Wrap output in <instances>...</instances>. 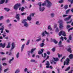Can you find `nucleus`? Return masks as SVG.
Returning a JSON list of instances; mask_svg holds the SVG:
<instances>
[{"label":"nucleus","mask_w":73,"mask_h":73,"mask_svg":"<svg viewBox=\"0 0 73 73\" xmlns=\"http://www.w3.org/2000/svg\"><path fill=\"white\" fill-rule=\"evenodd\" d=\"M41 4H42V2H39L38 3V6H39V11L41 12H43V11H44L45 8L44 7L42 6Z\"/></svg>","instance_id":"obj_1"},{"label":"nucleus","mask_w":73,"mask_h":73,"mask_svg":"<svg viewBox=\"0 0 73 73\" xmlns=\"http://www.w3.org/2000/svg\"><path fill=\"white\" fill-rule=\"evenodd\" d=\"M27 21V19H25L23 20L22 21V23H23L24 24V27H26V28H28V27L29 26V25L28 24V23L26 22Z\"/></svg>","instance_id":"obj_2"},{"label":"nucleus","mask_w":73,"mask_h":73,"mask_svg":"<svg viewBox=\"0 0 73 73\" xmlns=\"http://www.w3.org/2000/svg\"><path fill=\"white\" fill-rule=\"evenodd\" d=\"M46 6L48 8H50L51 7V6H52V4L50 1H49L48 0H46Z\"/></svg>","instance_id":"obj_3"},{"label":"nucleus","mask_w":73,"mask_h":73,"mask_svg":"<svg viewBox=\"0 0 73 73\" xmlns=\"http://www.w3.org/2000/svg\"><path fill=\"white\" fill-rule=\"evenodd\" d=\"M21 5L20 3H17L13 7L14 9H15L16 11L17 10L19 7H20Z\"/></svg>","instance_id":"obj_4"},{"label":"nucleus","mask_w":73,"mask_h":73,"mask_svg":"<svg viewBox=\"0 0 73 73\" xmlns=\"http://www.w3.org/2000/svg\"><path fill=\"white\" fill-rule=\"evenodd\" d=\"M60 36L62 35L63 36H66V35L65 34V32L63 31H61L58 34Z\"/></svg>","instance_id":"obj_5"},{"label":"nucleus","mask_w":73,"mask_h":73,"mask_svg":"<svg viewBox=\"0 0 73 73\" xmlns=\"http://www.w3.org/2000/svg\"><path fill=\"white\" fill-rule=\"evenodd\" d=\"M69 61H70V59H69V58H67L66 59V61H65L64 62V65H65L66 63V65H68L69 64Z\"/></svg>","instance_id":"obj_6"},{"label":"nucleus","mask_w":73,"mask_h":73,"mask_svg":"<svg viewBox=\"0 0 73 73\" xmlns=\"http://www.w3.org/2000/svg\"><path fill=\"white\" fill-rule=\"evenodd\" d=\"M46 35H49V34L46 32V31H45L44 32L43 31L42 33L41 34V35L42 36V37H45L46 36Z\"/></svg>","instance_id":"obj_7"},{"label":"nucleus","mask_w":73,"mask_h":73,"mask_svg":"<svg viewBox=\"0 0 73 73\" xmlns=\"http://www.w3.org/2000/svg\"><path fill=\"white\" fill-rule=\"evenodd\" d=\"M72 16V15H69L68 17L65 18L64 19V21H69V20L71 19Z\"/></svg>","instance_id":"obj_8"},{"label":"nucleus","mask_w":73,"mask_h":73,"mask_svg":"<svg viewBox=\"0 0 73 73\" xmlns=\"http://www.w3.org/2000/svg\"><path fill=\"white\" fill-rule=\"evenodd\" d=\"M12 47L11 48V49L10 50L11 51H12V50L13 49L16 47V46H15V43L14 42L12 43V44H11Z\"/></svg>","instance_id":"obj_9"},{"label":"nucleus","mask_w":73,"mask_h":73,"mask_svg":"<svg viewBox=\"0 0 73 73\" xmlns=\"http://www.w3.org/2000/svg\"><path fill=\"white\" fill-rule=\"evenodd\" d=\"M5 45L6 43H4L3 44L2 43H0V47H2L3 48H5Z\"/></svg>","instance_id":"obj_10"},{"label":"nucleus","mask_w":73,"mask_h":73,"mask_svg":"<svg viewBox=\"0 0 73 73\" xmlns=\"http://www.w3.org/2000/svg\"><path fill=\"white\" fill-rule=\"evenodd\" d=\"M69 39L67 40V42L70 43V41H71L72 39V36L70 35L68 37Z\"/></svg>","instance_id":"obj_11"},{"label":"nucleus","mask_w":73,"mask_h":73,"mask_svg":"<svg viewBox=\"0 0 73 73\" xmlns=\"http://www.w3.org/2000/svg\"><path fill=\"white\" fill-rule=\"evenodd\" d=\"M20 14H17L16 15L15 18L16 19H17V21H19L20 20Z\"/></svg>","instance_id":"obj_12"},{"label":"nucleus","mask_w":73,"mask_h":73,"mask_svg":"<svg viewBox=\"0 0 73 73\" xmlns=\"http://www.w3.org/2000/svg\"><path fill=\"white\" fill-rule=\"evenodd\" d=\"M46 65H47L46 66V68H49V66H50V64H49V62L48 61H47V63L46 64Z\"/></svg>","instance_id":"obj_13"},{"label":"nucleus","mask_w":73,"mask_h":73,"mask_svg":"<svg viewBox=\"0 0 73 73\" xmlns=\"http://www.w3.org/2000/svg\"><path fill=\"white\" fill-rule=\"evenodd\" d=\"M13 60H14V58L13 57H12V59L9 60V64H11Z\"/></svg>","instance_id":"obj_14"},{"label":"nucleus","mask_w":73,"mask_h":73,"mask_svg":"<svg viewBox=\"0 0 73 73\" xmlns=\"http://www.w3.org/2000/svg\"><path fill=\"white\" fill-rule=\"evenodd\" d=\"M1 59L0 58V73H1V71L2 70V68L3 67L2 66V65L1 64Z\"/></svg>","instance_id":"obj_15"},{"label":"nucleus","mask_w":73,"mask_h":73,"mask_svg":"<svg viewBox=\"0 0 73 73\" xmlns=\"http://www.w3.org/2000/svg\"><path fill=\"white\" fill-rule=\"evenodd\" d=\"M60 26H59V28L60 29H64V26L63 25L62 23H60Z\"/></svg>","instance_id":"obj_16"},{"label":"nucleus","mask_w":73,"mask_h":73,"mask_svg":"<svg viewBox=\"0 0 73 73\" xmlns=\"http://www.w3.org/2000/svg\"><path fill=\"white\" fill-rule=\"evenodd\" d=\"M38 38H39V39H37L35 41L36 42H38V41H41V37L40 36H39L37 37Z\"/></svg>","instance_id":"obj_17"},{"label":"nucleus","mask_w":73,"mask_h":73,"mask_svg":"<svg viewBox=\"0 0 73 73\" xmlns=\"http://www.w3.org/2000/svg\"><path fill=\"white\" fill-rule=\"evenodd\" d=\"M27 19L28 20H29V21H31V20H32V18L31 17V15H30L29 17H28Z\"/></svg>","instance_id":"obj_18"},{"label":"nucleus","mask_w":73,"mask_h":73,"mask_svg":"<svg viewBox=\"0 0 73 73\" xmlns=\"http://www.w3.org/2000/svg\"><path fill=\"white\" fill-rule=\"evenodd\" d=\"M36 48H33L31 50V51L30 52L31 53V54H32V53H33V51H35V50H36Z\"/></svg>","instance_id":"obj_19"},{"label":"nucleus","mask_w":73,"mask_h":73,"mask_svg":"<svg viewBox=\"0 0 73 73\" xmlns=\"http://www.w3.org/2000/svg\"><path fill=\"white\" fill-rule=\"evenodd\" d=\"M4 9H5V11H6L7 12H9L10 10H11L10 9H9V8H4Z\"/></svg>","instance_id":"obj_20"},{"label":"nucleus","mask_w":73,"mask_h":73,"mask_svg":"<svg viewBox=\"0 0 73 73\" xmlns=\"http://www.w3.org/2000/svg\"><path fill=\"white\" fill-rule=\"evenodd\" d=\"M73 20V19H70V21H67L66 22V23L67 24H70L72 22V21Z\"/></svg>","instance_id":"obj_21"},{"label":"nucleus","mask_w":73,"mask_h":73,"mask_svg":"<svg viewBox=\"0 0 73 73\" xmlns=\"http://www.w3.org/2000/svg\"><path fill=\"white\" fill-rule=\"evenodd\" d=\"M69 58L70 59H72L73 58V54H70L69 56H68Z\"/></svg>","instance_id":"obj_22"},{"label":"nucleus","mask_w":73,"mask_h":73,"mask_svg":"<svg viewBox=\"0 0 73 73\" xmlns=\"http://www.w3.org/2000/svg\"><path fill=\"white\" fill-rule=\"evenodd\" d=\"M30 62H35V63H37V62L36 61V60L34 59L31 60Z\"/></svg>","instance_id":"obj_23"},{"label":"nucleus","mask_w":73,"mask_h":73,"mask_svg":"<svg viewBox=\"0 0 73 73\" xmlns=\"http://www.w3.org/2000/svg\"><path fill=\"white\" fill-rule=\"evenodd\" d=\"M67 51L70 52V53H72V49H71V48L70 47L69 48L67 49Z\"/></svg>","instance_id":"obj_24"},{"label":"nucleus","mask_w":73,"mask_h":73,"mask_svg":"<svg viewBox=\"0 0 73 73\" xmlns=\"http://www.w3.org/2000/svg\"><path fill=\"white\" fill-rule=\"evenodd\" d=\"M4 2H5V0H1L0 1V4H4Z\"/></svg>","instance_id":"obj_25"},{"label":"nucleus","mask_w":73,"mask_h":73,"mask_svg":"<svg viewBox=\"0 0 73 73\" xmlns=\"http://www.w3.org/2000/svg\"><path fill=\"white\" fill-rule=\"evenodd\" d=\"M11 44V43L10 42H9L8 43V45L6 47L7 48H9L11 47V44Z\"/></svg>","instance_id":"obj_26"},{"label":"nucleus","mask_w":73,"mask_h":73,"mask_svg":"<svg viewBox=\"0 0 73 73\" xmlns=\"http://www.w3.org/2000/svg\"><path fill=\"white\" fill-rule=\"evenodd\" d=\"M63 8H64V9H67L68 8V6L67 5H66L64 6Z\"/></svg>","instance_id":"obj_27"},{"label":"nucleus","mask_w":73,"mask_h":73,"mask_svg":"<svg viewBox=\"0 0 73 73\" xmlns=\"http://www.w3.org/2000/svg\"><path fill=\"white\" fill-rule=\"evenodd\" d=\"M25 46V44H23L22 45L21 47V51L23 52V49H24V46Z\"/></svg>","instance_id":"obj_28"},{"label":"nucleus","mask_w":73,"mask_h":73,"mask_svg":"<svg viewBox=\"0 0 73 73\" xmlns=\"http://www.w3.org/2000/svg\"><path fill=\"white\" fill-rule=\"evenodd\" d=\"M29 42H30V40L29 39L27 40V42L26 44V45H28L29 44Z\"/></svg>","instance_id":"obj_29"},{"label":"nucleus","mask_w":73,"mask_h":73,"mask_svg":"<svg viewBox=\"0 0 73 73\" xmlns=\"http://www.w3.org/2000/svg\"><path fill=\"white\" fill-rule=\"evenodd\" d=\"M46 2H45L44 3H43L42 4V7H44V5H46Z\"/></svg>","instance_id":"obj_30"},{"label":"nucleus","mask_w":73,"mask_h":73,"mask_svg":"<svg viewBox=\"0 0 73 73\" xmlns=\"http://www.w3.org/2000/svg\"><path fill=\"white\" fill-rule=\"evenodd\" d=\"M53 42L55 43V44H56L58 43V42L57 41V40H56L54 39L53 40Z\"/></svg>","instance_id":"obj_31"},{"label":"nucleus","mask_w":73,"mask_h":73,"mask_svg":"<svg viewBox=\"0 0 73 73\" xmlns=\"http://www.w3.org/2000/svg\"><path fill=\"white\" fill-rule=\"evenodd\" d=\"M44 45H45V44H44V43H42L41 44H40V47H43V46H44Z\"/></svg>","instance_id":"obj_32"},{"label":"nucleus","mask_w":73,"mask_h":73,"mask_svg":"<svg viewBox=\"0 0 73 73\" xmlns=\"http://www.w3.org/2000/svg\"><path fill=\"white\" fill-rule=\"evenodd\" d=\"M64 2V0H60L58 1L59 3L60 4H61V3H62Z\"/></svg>","instance_id":"obj_33"},{"label":"nucleus","mask_w":73,"mask_h":73,"mask_svg":"<svg viewBox=\"0 0 73 73\" xmlns=\"http://www.w3.org/2000/svg\"><path fill=\"white\" fill-rule=\"evenodd\" d=\"M53 59L55 61H58V58H53Z\"/></svg>","instance_id":"obj_34"},{"label":"nucleus","mask_w":73,"mask_h":73,"mask_svg":"<svg viewBox=\"0 0 73 73\" xmlns=\"http://www.w3.org/2000/svg\"><path fill=\"white\" fill-rule=\"evenodd\" d=\"M70 67L68 66V67L65 70V71H68V70H69L70 69Z\"/></svg>","instance_id":"obj_35"},{"label":"nucleus","mask_w":73,"mask_h":73,"mask_svg":"<svg viewBox=\"0 0 73 73\" xmlns=\"http://www.w3.org/2000/svg\"><path fill=\"white\" fill-rule=\"evenodd\" d=\"M0 31H1V33H3V31H4V29L3 28H0Z\"/></svg>","instance_id":"obj_36"},{"label":"nucleus","mask_w":73,"mask_h":73,"mask_svg":"<svg viewBox=\"0 0 73 73\" xmlns=\"http://www.w3.org/2000/svg\"><path fill=\"white\" fill-rule=\"evenodd\" d=\"M36 25H40V23H39V21H37L36 23Z\"/></svg>","instance_id":"obj_37"},{"label":"nucleus","mask_w":73,"mask_h":73,"mask_svg":"<svg viewBox=\"0 0 73 73\" xmlns=\"http://www.w3.org/2000/svg\"><path fill=\"white\" fill-rule=\"evenodd\" d=\"M19 52H18L17 53V54L16 57L17 58H18L19 57Z\"/></svg>","instance_id":"obj_38"},{"label":"nucleus","mask_w":73,"mask_h":73,"mask_svg":"<svg viewBox=\"0 0 73 73\" xmlns=\"http://www.w3.org/2000/svg\"><path fill=\"white\" fill-rule=\"evenodd\" d=\"M48 29H50V31H52V29L50 27V25H49L48 26Z\"/></svg>","instance_id":"obj_39"},{"label":"nucleus","mask_w":73,"mask_h":73,"mask_svg":"<svg viewBox=\"0 0 73 73\" xmlns=\"http://www.w3.org/2000/svg\"><path fill=\"white\" fill-rule=\"evenodd\" d=\"M28 54L29 57H31V55H30V53H31V51H28Z\"/></svg>","instance_id":"obj_40"},{"label":"nucleus","mask_w":73,"mask_h":73,"mask_svg":"<svg viewBox=\"0 0 73 73\" xmlns=\"http://www.w3.org/2000/svg\"><path fill=\"white\" fill-rule=\"evenodd\" d=\"M28 68H25L24 70L25 72H28Z\"/></svg>","instance_id":"obj_41"},{"label":"nucleus","mask_w":73,"mask_h":73,"mask_svg":"<svg viewBox=\"0 0 73 73\" xmlns=\"http://www.w3.org/2000/svg\"><path fill=\"white\" fill-rule=\"evenodd\" d=\"M71 27L70 26V25H67L66 26V28L67 29H68L69 28H70Z\"/></svg>","instance_id":"obj_42"},{"label":"nucleus","mask_w":73,"mask_h":73,"mask_svg":"<svg viewBox=\"0 0 73 73\" xmlns=\"http://www.w3.org/2000/svg\"><path fill=\"white\" fill-rule=\"evenodd\" d=\"M51 16L52 17H53L54 16V13H52L51 14Z\"/></svg>","instance_id":"obj_43"},{"label":"nucleus","mask_w":73,"mask_h":73,"mask_svg":"<svg viewBox=\"0 0 73 73\" xmlns=\"http://www.w3.org/2000/svg\"><path fill=\"white\" fill-rule=\"evenodd\" d=\"M24 9H25V8L24 7H22V8H21V11L22 12H23L24 11Z\"/></svg>","instance_id":"obj_44"},{"label":"nucleus","mask_w":73,"mask_h":73,"mask_svg":"<svg viewBox=\"0 0 73 73\" xmlns=\"http://www.w3.org/2000/svg\"><path fill=\"white\" fill-rule=\"evenodd\" d=\"M38 54H42V52L40 51H39L38 52Z\"/></svg>","instance_id":"obj_45"},{"label":"nucleus","mask_w":73,"mask_h":73,"mask_svg":"<svg viewBox=\"0 0 73 73\" xmlns=\"http://www.w3.org/2000/svg\"><path fill=\"white\" fill-rule=\"evenodd\" d=\"M69 11H70V9H68V10L66 11V14H68L69 12Z\"/></svg>","instance_id":"obj_46"},{"label":"nucleus","mask_w":73,"mask_h":73,"mask_svg":"<svg viewBox=\"0 0 73 73\" xmlns=\"http://www.w3.org/2000/svg\"><path fill=\"white\" fill-rule=\"evenodd\" d=\"M46 53L47 54L49 55L50 54V52L48 50L46 52Z\"/></svg>","instance_id":"obj_47"},{"label":"nucleus","mask_w":73,"mask_h":73,"mask_svg":"<svg viewBox=\"0 0 73 73\" xmlns=\"http://www.w3.org/2000/svg\"><path fill=\"white\" fill-rule=\"evenodd\" d=\"M56 48H53L52 49V52H55L56 51V50L55 49Z\"/></svg>","instance_id":"obj_48"},{"label":"nucleus","mask_w":73,"mask_h":73,"mask_svg":"<svg viewBox=\"0 0 73 73\" xmlns=\"http://www.w3.org/2000/svg\"><path fill=\"white\" fill-rule=\"evenodd\" d=\"M26 14V13H21V15H22V16H24V15H25Z\"/></svg>","instance_id":"obj_49"},{"label":"nucleus","mask_w":73,"mask_h":73,"mask_svg":"<svg viewBox=\"0 0 73 73\" xmlns=\"http://www.w3.org/2000/svg\"><path fill=\"white\" fill-rule=\"evenodd\" d=\"M68 1L71 2V4H73V0H68Z\"/></svg>","instance_id":"obj_50"},{"label":"nucleus","mask_w":73,"mask_h":73,"mask_svg":"<svg viewBox=\"0 0 73 73\" xmlns=\"http://www.w3.org/2000/svg\"><path fill=\"white\" fill-rule=\"evenodd\" d=\"M62 56V54L60 55V54H58V57L59 58H60V57H61V56Z\"/></svg>","instance_id":"obj_51"},{"label":"nucleus","mask_w":73,"mask_h":73,"mask_svg":"<svg viewBox=\"0 0 73 73\" xmlns=\"http://www.w3.org/2000/svg\"><path fill=\"white\" fill-rule=\"evenodd\" d=\"M73 27H72L71 28H70V29H69L68 30V32H69L70 31V30H73Z\"/></svg>","instance_id":"obj_52"},{"label":"nucleus","mask_w":73,"mask_h":73,"mask_svg":"<svg viewBox=\"0 0 73 73\" xmlns=\"http://www.w3.org/2000/svg\"><path fill=\"white\" fill-rule=\"evenodd\" d=\"M49 68H50V69H53V67L52 66H49Z\"/></svg>","instance_id":"obj_53"},{"label":"nucleus","mask_w":73,"mask_h":73,"mask_svg":"<svg viewBox=\"0 0 73 73\" xmlns=\"http://www.w3.org/2000/svg\"><path fill=\"white\" fill-rule=\"evenodd\" d=\"M64 58L65 56H64L63 58H62L60 60L61 62H62V60H63V59H64Z\"/></svg>","instance_id":"obj_54"},{"label":"nucleus","mask_w":73,"mask_h":73,"mask_svg":"<svg viewBox=\"0 0 73 73\" xmlns=\"http://www.w3.org/2000/svg\"><path fill=\"white\" fill-rule=\"evenodd\" d=\"M61 44H62V42L61 41V40L59 42V44H58V45H61Z\"/></svg>","instance_id":"obj_55"},{"label":"nucleus","mask_w":73,"mask_h":73,"mask_svg":"<svg viewBox=\"0 0 73 73\" xmlns=\"http://www.w3.org/2000/svg\"><path fill=\"white\" fill-rule=\"evenodd\" d=\"M5 60H6V58H3L1 60L2 61H4Z\"/></svg>","instance_id":"obj_56"},{"label":"nucleus","mask_w":73,"mask_h":73,"mask_svg":"<svg viewBox=\"0 0 73 73\" xmlns=\"http://www.w3.org/2000/svg\"><path fill=\"white\" fill-rule=\"evenodd\" d=\"M35 13H32L31 14V16H33H33H34V15H35Z\"/></svg>","instance_id":"obj_57"},{"label":"nucleus","mask_w":73,"mask_h":73,"mask_svg":"<svg viewBox=\"0 0 73 73\" xmlns=\"http://www.w3.org/2000/svg\"><path fill=\"white\" fill-rule=\"evenodd\" d=\"M3 18L4 17L3 16L0 17V20H1L2 19H3Z\"/></svg>","instance_id":"obj_58"},{"label":"nucleus","mask_w":73,"mask_h":73,"mask_svg":"<svg viewBox=\"0 0 73 73\" xmlns=\"http://www.w3.org/2000/svg\"><path fill=\"white\" fill-rule=\"evenodd\" d=\"M8 68H7L6 69H5L4 70V72H6L8 71Z\"/></svg>","instance_id":"obj_59"},{"label":"nucleus","mask_w":73,"mask_h":73,"mask_svg":"<svg viewBox=\"0 0 73 73\" xmlns=\"http://www.w3.org/2000/svg\"><path fill=\"white\" fill-rule=\"evenodd\" d=\"M5 31L6 32H7V33H9V31L8 30H7L6 29H5Z\"/></svg>","instance_id":"obj_60"},{"label":"nucleus","mask_w":73,"mask_h":73,"mask_svg":"<svg viewBox=\"0 0 73 73\" xmlns=\"http://www.w3.org/2000/svg\"><path fill=\"white\" fill-rule=\"evenodd\" d=\"M60 39L62 40V41H64V37L63 36H61Z\"/></svg>","instance_id":"obj_61"},{"label":"nucleus","mask_w":73,"mask_h":73,"mask_svg":"<svg viewBox=\"0 0 73 73\" xmlns=\"http://www.w3.org/2000/svg\"><path fill=\"white\" fill-rule=\"evenodd\" d=\"M59 31L58 30V28H57L56 30V32H58Z\"/></svg>","instance_id":"obj_62"},{"label":"nucleus","mask_w":73,"mask_h":73,"mask_svg":"<svg viewBox=\"0 0 73 73\" xmlns=\"http://www.w3.org/2000/svg\"><path fill=\"white\" fill-rule=\"evenodd\" d=\"M2 65H3V66H6L7 65V64L5 63H3Z\"/></svg>","instance_id":"obj_63"},{"label":"nucleus","mask_w":73,"mask_h":73,"mask_svg":"<svg viewBox=\"0 0 73 73\" xmlns=\"http://www.w3.org/2000/svg\"><path fill=\"white\" fill-rule=\"evenodd\" d=\"M9 1V0H5V4H7V3H8V2Z\"/></svg>","instance_id":"obj_64"}]
</instances>
